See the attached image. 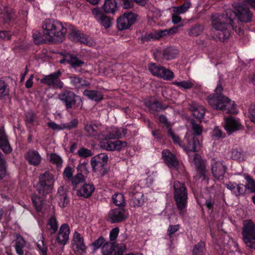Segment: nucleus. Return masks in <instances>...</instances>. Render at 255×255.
I'll return each instance as SVG.
<instances>
[{
    "label": "nucleus",
    "mask_w": 255,
    "mask_h": 255,
    "mask_svg": "<svg viewBox=\"0 0 255 255\" xmlns=\"http://www.w3.org/2000/svg\"><path fill=\"white\" fill-rule=\"evenodd\" d=\"M252 15L249 8L244 4L235 3L234 4V11L228 9L222 14H213L211 17V25L212 27L217 30L216 35L219 40L225 42L230 36L229 28L232 26L234 28L233 22L235 16L241 22H248L251 21Z\"/></svg>",
    "instance_id": "obj_1"
},
{
    "label": "nucleus",
    "mask_w": 255,
    "mask_h": 255,
    "mask_svg": "<svg viewBox=\"0 0 255 255\" xmlns=\"http://www.w3.org/2000/svg\"><path fill=\"white\" fill-rule=\"evenodd\" d=\"M223 87L219 83L215 90V94L208 98L210 105L214 109L221 110L226 113L236 114L237 110L234 102L222 94Z\"/></svg>",
    "instance_id": "obj_2"
},
{
    "label": "nucleus",
    "mask_w": 255,
    "mask_h": 255,
    "mask_svg": "<svg viewBox=\"0 0 255 255\" xmlns=\"http://www.w3.org/2000/svg\"><path fill=\"white\" fill-rule=\"evenodd\" d=\"M43 34L49 41L61 42L65 37L67 29L59 21L53 19H46L42 25Z\"/></svg>",
    "instance_id": "obj_3"
},
{
    "label": "nucleus",
    "mask_w": 255,
    "mask_h": 255,
    "mask_svg": "<svg viewBox=\"0 0 255 255\" xmlns=\"http://www.w3.org/2000/svg\"><path fill=\"white\" fill-rule=\"evenodd\" d=\"M186 140L188 142V145L185 148V150L188 154L190 159L192 160L196 166L197 169L200 173V177H203V179L205 178V169L206 166L204 161L201 159V156L197 154H194L192 156L191 152H196L200 146L199 141L196 140L195 138H193L192 141L190 142L188 141V139L186 137Z\"/></svg>",
    "instance_id": "obj_4"
},
{
    "label": "nucleus",
    "mask_w": 255,
    "mask_h": 255,
    "mask_svg": "<svg viewBox=\"0 0 255 255\" xmlns=\"http://www.w3.org/2000/svg\"><path fill=\"white\" fill-rule=\"evenodd\" d=\"M174 197L176 204L180 214H184L186 212L188 194L187 190L184 184L179 181L174 183Z\"/></svg>",
    "instance_id": "obj_5"
},
{
    "label": "nucleus",
    "mask_w": 255,
    "mask_h": 255,
    "mask_svg": "<svg viewBox=\"0 0 255 255\" xmlns=\"http://www.w3.org/2000/svg\"><path fill=\"white\" fill-rule=\"evenodd\" d=\"M55 182L53 175L49 171H46L39 177V182L36 189L40 194H44L49 192L53 188Z\"/></svg>",
    "instance_id": "obj_6"
},
{
    "label": "nucleus",
    "mask_w": 255,
    "mask_h": 255,
    "mask_svg": "<svg viewBox=\"0 0 255 255\" xmlns=\"http://www.w3.org/2000/svg\"><path fill=\"white\" fill-rule=\"evenodd\" d=\"M58 97L64 103L67 109H76L82 106L81 98L70 91L65 90L62 92L58 95Z\"/></svg>",
    "instance_id": "obj_7"
},
{
    "label": "nucleus",
    "mask_w": 255,
    "mask_h": 255,
    "mask_svg": "<svg viewBox=\"0 0 255 255\" xmlns=\"http://www.w3.org/2000/svg\"><path fill=\"white\" fill-rule=\"evenodd\" d=\"M108 159V155L104 153L99 154L91 158V165L93 170L100 176H103L107 170L105 166Z\"/></svg>",
    "instance_id": "obj_8"
},
{
    "label": "nucleus",
    "mask_w": 255,
    "mask_h": 255,
    "mask_svg": "<svg viewBox=\"0 0 255 255\" xmlns=\"http://www.w3.org/2000/svg\"><path fill=\"white\" fill-rule=\"evenodd\" d=\"M61 72L59 71L43 77L40 82L55 89H61L63 87V83L61 81L59 77Z\"/></svg>",
    "instance_id": "obj_9"
},
{
    "label": "nucleus",
    "mask_w": 255,
    "mask_h": 255,
    "mask_svg": "<svg viewBox=\"0 0 255 255\" xmlns=\"http://www.w3.org/2000/svg\"><path fill=\"white\" fill-rule=\"evenodd\" d=\"M211 167L213 175L218 180L223 179L227 170V167L223 161L213 158L211 162Z\"/></svg>",
    "instance_id": "obj_10"
},
{
    "label": "nucleus",
    "mask_w": 255,
    "mask_h": 255,
    "mask_svg": "<svg viewBox=\"0 0 255 255\" xmlns=\"http://www.w3.org/2000/svg\"><path fill=\"white\" fill-rule=\"evenodd\" d=\"M71 245L75 253L78 255L85 253L87 248L83 237L77 231H75L73 234Z\"/></svg>",
    "instance_id": "obj_11"
},
{
    "label": "nucleus",
    "mask_w": 255,
    "mask_h": 255,
    "mask_svg": "<svg viewBox=\"0 0 255 255\" xmlns=\"http://www.w3.org/2000/svg\"><path fill=\"white\" fill-rule=\"evenodd\" d=\"M136 15L129 11L124 13L123 15L117 20V26L119 30H122L128 28L136 20Z\"/></svg>",
    "instance_id": "obj_12"
},
{
    "label": "nucleus",
    "mask_w": 255,
    "mask_h": 255,
    "mask_svg": "<svg viewBox=\"0 0 255 255\" xmlns=\"http://www.w3.org/2000/svg\"><path fill=\"white\" fill-rule=\"evenodd\" d=\"M140 187L139 186L134 187L129 191V194L130 197V205L134 207L141 206L144 202L143 199V194L139 192Z\"/></svg>",
    "instance_id": "obj_13"
},
{
    "label": "nucleus",
    "mask_w": 255,
    "mask_h": 255,
    "mask_svg": "<svg viewBox=\"0 0 255 255\" xmlns=\"http://www.w3.org/2000/svg\"><path fill=\"white\" fill-rule=\"evenodd\" d=\"M92 12L96 20L105 28H108L112 24V19L103 13L99 7L92 9Z\"/></svg>",
    "instance_id": "obj_14"
},
{
    "label": "nucleus",
    "mask_w": 255,
    "mask_h": 255,
    "mask_svg": "<svg viewBox=\"0 0 255 255\" xmlns=\"http://www.w3.org/2000/svg\"><path fill=\"white\" fill-rule=\"evenodd\" d=\"M101 126L93 123H87L85 125L84 130L87 136L101 139L102 132L101 131Z\"/></svg>",
    "instance_id": "obj_15"
},
{
    "label": "nucleus",
    "mask_w": 255,
    "mask_h": 255,
    "mask_svg": "<svg viewBox=\"0 0 255 255\" xmlns=\"http://www.w3.org/2000/svg\"><path fill=\"white\" fill-rule=\"evenodd\" d=\"M224 128L227 132L230 134L235 131L242 129L243 126L239 119L230 117L225 119Z\"/></svg>",
    "instance_id": "obj_16"
},
{
    "label": "nucleus",
    "mask_w": 255,
    "mask_h": 255,
    "mask_svg": "<svg viewBox=\"0 0 255 255\" xmlns=\"http://www.w3.org/2000/svg\"><path fill=\"white\" fill-rule=\"evenodd\" d=\"M243 237L244 240H255V224L251 220L243 222Z\"/></svg>",
    "instance_id": "obj_17"
},
{
    "label": "nucleus",
    "mask_w": 255,
    "mask_h": 255,
    "mask_svg": "<svg viewBox=\"0 0 255 255\" xmlns=\"http://www.w3.org/2000/svg\"><path fill=\"white\" fill-rule=\"evenodd\" d=\"M127 217L126 211L122 208H116L109 213L110 221L112 223L121 222Z\"/></svg>",
    "instance_id": "obj_18"
},
{
    "label": "nucleus",
    "mask_w": 255,
    "mask_h": 255,
    "mask_svg": "<svg viewBox=\"0 0 255 255\" xmlns=\"http://www.w3.org/2000/svg\"><path fill=\"white\" fill-rule=\"evenodd\" d=\"M70 234V228L67 224H62L59 230L57 236V242L63 245L67 243Z\"/></svg>",
    "instance_id": "obj_19"
},
{
    "label": "nucleus",
    "mask_w": 255,
    "mask_h": 255,
    "mask_svg": "<svg viewBox=\"0 0 255 255\" xmlns=\"http://www.w3.org/2000/svg\"><path fill=\"white\" fill-rule=\"evenodd\" d=\"M162 156L164 160L170 168H177L178 166V162L175 156L167 150H164L162 152Z\"/></svg>",
    "instance_id": "obj_20"
},
{
    "label": "nucleus",
    "mask_w": 255,
    "mask_h": 255,
    "mask_svg": "<svg viewBox=\"0 0 255 255\" xmlns=\"http://www.w3.org/2000/svg\"><path fill=\"white\" fill-rule=\"evenodd\" d=\"M102 137H103L101 139L120 138L122 137L121 130L114 127L108 128L105 132H102Z\"/></svg>",
    "instance_id": "obj_21"
},
{
    "label": "nucleus",
    "mask_w": 255,
    "mask_h": 255,
    "mask_svg": "<svg viewBox=\"0 0 255 255\" xmlns=\"http://www.w3.org/2000/svg\"><path fill=\"white\" fill-rule=\"evenodd\" d=\"M0 148L6 154L10 153L12 151L7 136L2 129H0Z\"/></svg>",
    "instance_id": "obj_22"
},
{
    "label": "nucleus",
    "mask_w": 255,
    "mask_h": 255,
    "mask_svg": "<svg viewBox=\"0 0 255 255\" xmlns=\"http://www.w3.org/2000/svg\"><path fill=\"white\" fill-rule=\"evenodd\" d=\"M189 109L192 112L193 115L197 119H201L204 117L205 110L203 107L195 102L189 104Z\"/></svg>",
    "instance_id": "obj_23"
},
{
    "label": "nucleus",
    "mask_w": 255,
    "mask_h": 255,
    "mask_svg": "<svg viewBox=\"0 0 255 255\" xmlns=\"http://www.w3.org/2000/svg\"><path fill=\"white\" fill-rule=\"evenodd\" d=\"M95 188L92 184H84L77 190V194L81 197L88 198L91 196Z\"/></svg>",
    "instance_id": "obj_24"
},
{
    "label": "nucleus",
    "mask_w": 255,
    "mask_h": 255,
    "mask_svg": "<svg viewBox=\"0 0 255 255\" xmlns=\"http://www.w3.org/2000/svg\"><path fill=\"white\" fill-rule=\"evenodd\" d=\"M25 157L28 162L34 166L38 165L41 159L39 154L34 150L28 151Z\"/></svg>",
    "instance_id": "obj_25"
},
{
    "label": "nucleus",
    "mask_w": 255,
    "mask_h": 255,
    "mask_svg": "<svg viewBox=\"0 0 255 255\" xmlns=\"http://www.w3.org/2000/svg\"><path fill=\"white\" fill-rule=\"evenodd\" d=\"M83 95L96 102H99L103 99V95L98 91L86 90L84 91Z\"/></svg>",
    "instance_id": "obj_26"
},
{
    "label": "nucleus",
    "mask_w": 255,
    "mask_h": 255,
    "mask_svg": "<svg viewBox=\"0 0 255 255\" xmlns=\"http://www.w3.org/2000/svg\"><path fill=\"white\" fill-rule=\"evenodd\" d=\"M65 60L75 69L81 67L85 64L84 61L79 59L76 56L73 55H70L67 56Z\"/></svg>",
    "instance_id": "obj_27"
},
{
    "label": "nucleus",
    "mask_w": 255,
    "mask_h": 255,
    "mask_svg": "<svg viewBox=\"0 0 255 255\" xmlns=\"http://www.w3.org/2000/svg\"><path fill=\"white\" fill-rule=\"evenodd\" d=\"M69 78L70 83L76 88H80L84 86H88L90 85L88 82L76 75L70 76Z\"/></svg>",
    "instance_id": "obj_28"
},
{
    "label": "nucleus",
    "mask_w": 255,
    "mask_h": 255,
    "mask_svg": "<svg viewBox=\"0 0 255 255\" xmlns=\"http://www.w3.org/2000/svg\"><path fill=\"white\" fill-rule=\"evenodd\" d=\"M178 54V50L174 47H167L162 52L163 58L169 60L175 58Z\"/></svg>",
    "instance_id": "obj_29"
},
{
    "label": "nucleus",
    "mask_w": 255,
    "mask_h": 255,
    "mask_svg": "<svg viewBox=\"0 0 255 255\" xmlns=\"http://www.w3.org/2000/svg\"><path fill=\"white\" fill-rule=\"evenodd\" d=\"M226 187L229 190H230L233 194L236 196H240L243 194L244 189L242 186L243 185L241 184H237L235 183L229 182L226 184Z\"/></svg>",
    "instance_id": "obj_30"
},
{
    "label": "nucleus",
    "mask_w": 255,
    "mask_h": 255,
    "mask_svg": "<svg viewBox=\"0 0 255 255\" xmlns=\"http://www.w3.org/2000/svg\"><path fill=\"white\" fill-rule=\"evenodd\" d=\"M102 8L107 13H114L117 8V2L116 0H105Z\"/></svg>",
    "instance_id": "obj_31"
},
{
    "label": "nucleus",
    "mask_w": 255,
    "mask_h": 255,
    "mask_svg": "<svg viewBox=\"0 0 255 255\" xmlns=\"http://www.w3.org/2000/svg\"><path fill=\"white\" fill-rule=\"evenodd\" d=\"M85 177L81 173H78L74 176L71 179V184L73 190H76L79 186L84 183Z\"/></svg>",
    "instance_id": "obj_32"
},
{
    "label": "nucleus",
    "mask_w": 255,
    "mask_h": 255,
    "mask_svg": "<svg viewBox=\"0 0 255 255\" xmlns=\"http://www.w3.org/2000/svg\"><path fill=\"white\" fill-rule=\"evenodd\" d=\"M191 5L190 1H186L180 6L172 7V12L178 14H183L188 10Z\"/></svg>",
    "instance_id": "obj_33"
},
{
    "label": "nucleus",
    "mask_w": 255,
    "mask_h": 255,
    "mask_svg": "<svg viewBox=\"0 0 255 255\" xmlns=\"http://www.w3.org/2000/svg\"><path fill=\"white\" fill-rule=\"evenodd\" d=\"M25 245V242L23 238L21 236H18L15 240V248L17 254L18 255L23 254V248Z\"/></svg>",
    "instance_id": "obj_34"
},
{
    "label": "nucleus",
    "mask_w": 255,
    "mask_h": 255,
    "mask_svg": "<svg viewBox=\"0 0 255 255\" xmlns=\"http://www.w3.org/2000/svg\"><path fill=\"white\" fill-rule=\"evenodd\" d=\"M204 29V27L202 25H194L188 30V35L190 36H198L203 32Z\"/></svg>",
    "instance_id": "obj_35"
},
{
    "label": "nucleus",
    "mask_w": 255,
    "mask_h": 255,
    "mask_svg": "<svg viewBox=\"0 0 255 255\" xmlns=\"http://www.w3.org/2000/svg\"><path fill=\"white\" fill-rule=\"evenodd\" d=\"M115 250L113 243L106 242L102 247L101 253L103 255H111Z\"/></svg>",
    "instance_id": "obj_36"
},
{
    "label": "nucleus",
    "mask_w": 255,
    "mask_h": 255,
    "mask_svg": "<svg viewBox=\"0 0 255 255\" xmlns=\"http://www.w3.org/2000/svg\"><path fill=\"white\" fill-rule=\"evenodd\" d=\"M39 240L37 243V247L42 255H47V247L44 244L45 239L42 234L39 236Z\"/></svg>",
    "instance_id": "obj_37"
},
{
    "label": "nucleus",
    "mask_w": 255,
    "mask_h": 255,
    "mask_svg": "<svg viewBox=\"0 0 255 255\" xmlns=\"http://www.w3.org/2000/svg\"><path fill=\"white\" fill-rule=\"evenodd\" d=\"M163 67H164L162 66L153 63H150L148 66V69L151 73L153 76H156L157 77H159V75L160 74Z\"/></svg>",
    "instance_id": "obj_38"
},
{
    "label": "nucleus",
    "mask_w": 255,
    "mask_h": 255,
    "mask_svg": "<svg viewBox=\"0 0 255 255\" xmlns=\"http://www.w3.org/2000/svg\"><path fill=\"white\" fill-rule=\"evenodd\" d=\"M146 107L149 108L151 113L157 112L163 109L161 104L157 101L151 103L150 101H147L145 103Z\"/></svg>",
    "instance_id": "obj_39"
},
{
    "label": "nucleus",
    "mask_w": 255,
    "mask_h": 255,
    "mask_svg": "<svg viewBox=\"0 0 255 255\" xmlns=\"http://www.w3.org/2000/svg\"><path fill=\"white\" fill-rule=\"evenodd\" d=\"M158 31H154L142 36L141 41L144 43L147 41H153L159 39Z\"/></svg>",
    "instance_id": "obj_40"
},
{
    "label": "nucleus",
    "mask_w": 255,
    "mask_h": 255,
    "mask_svg": "<svg viewBox=\"0 0 255 255\" xmlns=\"http://www.w3.org/2000/svg\"><path fill=\"white\" fill-rule=\"evenodd\" d=\"M173 84L179 88L183 89H189L192 88L194 86V83L193 81L191 80L180 82L174 81Z\"/></svg>",
    "instance_id": "obj_41"
},
{
    "label": "nucleus",
    "mask_w": 255,
    "mask_h": 255,
    "mask_svg": "<svg viewBox=\"0 0 255 255\" xmlns=\"http://www.w3.org/2000/svg\"><path fill=\"white\" fill-rule=\"evenodd\" d=\"M158 78L167 81L171 80L174 78V74L170 69L163 67Z\"/></svg>",
    "instance_id": "obj_42"
},
{
    "label": "nucleus",
    "mask_w": 255,
    "mask_h": 255,
    "mask_svg": "<svg viewBox=\"0 0 255 255\" xmlns=\"http://www.w3.org/2000/svg\"><path fill=\"white\" fill-rule=\"evenodd\" d=\"M48 226L50 227L49 230L51 235L55 234L58 229V223L55 216H52L48 220Z\"/></svg>",
    "instance_id": "obj_43"
},
{
    "label": "nucleus",
    "mask_w": 255,
    "mask_h": 255,
    "mask_svg": "<svg viewBox=\"0 0 255 255\" xmlns=\"http://www.w3.org/2000/svg\"><path fill=\"white\" fill-rule=\"evenodd\" d=\"M205 246L204 242L198 243L193 250V255H205Z\"/></svg>",
    "instance_id": "obj_44"
},
{
    "label": "nucleus",
    "mask_w": 255,
    "mask_h": 255,
    "mask_svg": "<svg viewBox=\"0 0 255 255\" xmlns=\"http://www.w3.org/2000/svg\"><path fill=\"white\" fill-rule=\"evenodd\" d=\"M6 175V162L3 155L0 151V179Z\"/></svg>",
    "instance_id": "obj_45"
},
{
    "label": "nucleus",
    "mask_w": 255,
    "mask_h": 255,
    "mask_svg": "<svg viewBox=\"0 0 255 255\" xmlns=\"http://www.w3.org/2000/svg\"><path fill=\"white\" fill-rule=\"evenodd\" d=\"M35 118V114L31 111H28L25 115L24 121L27 127H31Z\"/></svg>",
    "instance_id": "obj_46"
},
{
    "label": "nucleus",
    "mask_w": 255,
    "mask_h": 255,
    "mask_svg": "<svg viewBox=\"0 0 255 255\" xmlns=\"http://www.w3.org/2000/svg\"><path fill=\"white\" fill-rule=\"evenodd\" d=\"M115 141L108 140L105 139L101 143V146L106 150H115Z\"/></svg>",
    "instance_id": "obj_47"
},
{
    "label": "nucleus",
    "mask_w": 255,
    "mask_h": 255,
    "mask_svg": "<svg viewBox=\"0 0 255 255\" xmlns=\"http://www.w3.org/2000/svg\"><path fill=\"white\" fill-rule=\"evenodd\" d=\"M114 203L117 206H122L125 204L124 195L122 193L115 194L113 196Z\"/></svg>",
    "instance_id": "obj_48"
},
{
    "label": "nucleus",
    "mask_w": 255,
    "mask_h": 255,
    "mask_svg": "<svg viewBox=\"0 0 255 255\" xmlns=\"http://www.w3.org/2000/svg\"><path fill=\"white\" fill-rule=\"evenodd\" d=\"M49 160L51 163L56 164L58 167L61 166L63 162L61 157L55 153L51 154L49 155Z\"/></svg>",
    "instance_id": "obj_49"
},
{
    "label": "nucleus",
    "mask_w": 255,
    "mask_h": 255,
    "mask_svg": "<svg viewBox=\"0 0 255 255\" xmlns=\"http://www.w3.org/2000/svg\"><path fill=\"white\" fill-rule=\"evenodd\" d=\"M123 2V7L125 9L130 8L131 1H134L140 5H143L145 4L146 0H121Z\"/></svg>",
    "instance_id": "obj_50"
},
{
    "label": "nucleus",
    "mask_w": 255,
    "mask_h": 255,
    "mask_svg": "<svg viewBox=\"0 0 255 255\" xmlns=\"http://www.w3.org/2000/svg\"><path fill=\"white\" fill-rule=\"evenodd\" d=\"M232 157L234 160L242 161L244 160L245 155L242 150L234 149L232 152Z\"/></svg>",
    "instance_id": "obj_51"
},
{
    "label": "nucleus",
    "mask_w": 255,
    "mask_h": 255,
    "mask_svg": "<svg viewBox=\"0 0 255 255\" xmlns=\"http://www.w3.org/2000/svg\"><path fill=\"white\" fill-rule=\"evenodd\" d=\"M77 154L80 157L86 158L91 156L93 155V153L91 150L84 147H82L78 150Z\"/></svg>",
    "instance_id": "obj_52"
},
{
    "label": "nucleus",
    "mask_w": 255,
    "mask_h": 255,
    "mask_svg": "<svg viewBox=\"0 0 255 255\" xmlns=\"http://www.w3.org/2000/svg\"><path fill=\"white\" fill-rule=\"evenodd\" d=\"M106 243V241L105 238L102 236H100L92 243V246L93 247L95 250H97L100 248H102V246Z\"/></svg>",
    "instance_id": "obj_53"
},
{
    "label": "nucleus",
    "mask_w": 255,
    "mask_h": 255,
    "mask_svg": "<svg viewBox=\"0 0 255 255\" xmlns=\"http://www.w3.org/2000/svg\"><path fill=\"white\" fill-rule=\"evenodd\" d=\"M245 178L248 182L246 188L251 190L252 192H255V181L249 175H246Z\"/></svg>",
    "instance_id": "obj_54"
},
{
    "label": "nucleus",
    "mask_w": 255,
    "mask_h": 255,
    "mask_svg": "<svg viewBox=\"0 0 255 255\" xmlns=\"http://www.w3.org/2000/svg\"><path fill=\"white\" fill-rule=\"evenodd\" d=\"M81 34L82 33H81L79 30H77V29L74 27H72L71 29H70V38L73 41L77 42Z\"/></svg>",
    "instance_id": "obj_55"
},
{
    "label": "nucleus",
    "mask_w": 255,
    "mask_h": 255,
    "mask_svg": "<svg viewBox=\"0 0 255 255\" xmlns=\"http://www.w3.org/2000/svg\"><path fill=\"white\" fill-rule=\"evenodd\" d=\"M115 251L114 255H123L127 250V246L124 244H118L115 248Z\"/></svg>",
    "instance_id": "obj_56"
},
{
    "label": "nucleus",
    "mask_w": 255,
    "mask_h": 255,
    "mask_svg": "<svg viewBox=\"0 0 255 255\" xmlns=\"http://www.w3.org/2000/svg\"><path fill=\"white\" fill-rule=\"evenodd\" d=\"M77 42H80L81 43L85 44L87 45H92L93 44V41L91 38L86 36L84 34H81L79 39L78 40Z\"/></svg>",
    "instance_id": "obj_57"
},
{
    "label": "nucleus",
    "mask_w": 255,
    "mask_h": 255,
    "mask_svg": "<svg viewBox=\"0 0 255 255\" xmlns=\"http://www.w3.org/2000/svg\"><path fill=\"white\" fill-rule=\"evenodd\" d=\"M8 94V90L6 87L5 83L0 80V97H3Z\"/></svg>",
    "instance_id": "obj_58"
},
{
    "label": "nucleus",
    "mask_w": 255,
    "mask_h": 255,
    "mask_svg": "<svg viewBox=\"0 0 255 255\" xmlns=\"http://www.w3.org/2000/svg\"><path fill=\"white\" fill-rule=\"evenodd\" d=\"M47 126L54 130H60L65 128L64 124L58 125L53 122H50L48 123Z\"/></svg>",
    "instance_id": "obj_59"
},
{
    "label": "nucleus",
    "mask_w": 255,
    "mask_h": 255,
    "mask_svg": "<svg viewBox=\"0 0 255 255\" xmlns=\"http://www.w3.org/2000/svg\"><path fill=\"white\" fill-rule=\"evenodd\" d=\"M115 150H121L125 149L128 145V143L127 142L122 141L121 140H116L115 141Z\"/></svg>",
    "instance_id": "obj_60"
},
{
    "label": "nucleus",
    "mask_w": 255,
    "mask_h": 255,
    "mask_svg": "<svg viewBox=\"0 0 255 255\" xmlns=\"http://www.w3.org/2000/svg\"><path fill=\"white\" fill-rule=\"evenodd\" d=\"M191 123L192 126V129L194 131V133L196 134V135L201 134L202 132V129L201 126L196 124L194 121L193 120H192Z\"/></svg>",
    "instance_id": "obj_61"
},
{
    "label": "nucleus",
    "mask_w": 255,
    "mask_h": 255,
    "mask_svg": "<svg viewBox=\"0 0 255 255\" xmlns=\"http://www.w3.org/2000/svg\"><path fill=\"white\" fill-rule=\"evenodd\" d=\"M119 229L118 228H115L114 229H113L111 231H110V240L112 242V241H114L119 233Z\"/></svg>",
    "instance_id": "obj_62"
},
{
    "label": "nucleus",
    "mask_w": 255,
    "mask_h": 255,
    "mask_svg": "<svg viewBox=\"0 0 255 255\" xmlns=\"http://www.w3.org/2000/svg\"><path fill=\"white\" fill-rule=\"evenodd\" d=\"M67 197V190L63 186L60 187L57 190V199Z\"/></svg>",
    "instance_id": "obj_63"
},
{
    "label": "nucleus",
    "mask_w": 255,
    "mask_h": 255,
    "mask_svg": "<svg viewBox=\"0 0 255 255\" xmlns=\"http://www.w3.org/2000/svg\"><path fill=\"white\" fill-rule=\"evenodd\" d=\"M246 246L251 251L255 250V240H244Z\"/></svg>",
    "instance_id": "obj_64"
}]
</instances>
